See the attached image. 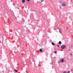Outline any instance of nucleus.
Masks as SVG:
<instances>
[{
    "mask_svg": "<svg viewBox=\"0 0 73 73\" xmlns=\"http://www.w3.org/2000/svg\"><path fill=\"white\" fill-rule=\"evenodd\" d=\"M22 2L23 3H25V0H22Z\"/></svg>",
    "mask_w": 73,
    "mask_h": 73,
    "instance_id": "4",
    "label": "nucleus"
},
{
    "mask_svg": "<svg viewBox=\"0 0 73 73\" xmlns=\"http://www.w3.org/2000/svg\"><path fill=\"white\" fill-rule=\"evenodd\" d=\"M70 55L71 56H72V54H70Z\"/></svg>",
    "mask_w": 73,
    "mask_h": 73,
    "instance_id": "17",
    "label": "nucleus"
},
{
    "mask_svg": "<svg viewBox=\"0 0 73 73\" xmlns=\"http://www.w3.org/2000/svg\"><path fill=\"white\" fill-rule=\"evenodd\" d=\"M48 32H49V31H48Z\"/></svg>",
    "mask_w": 73,
    "mask_h": 73,
    "instance_id": "21",
    "label": "nucleus"
},
{
    "mask_svg": "<svg viewBox=\"0 0 73 73\" xmlns=\"http://www.w3.org/2000/svg\"><path fill=\"white\" fill-rule=\"evenodd\" d=\"M39 51L40 52H42V49H40Z\"/></svg>",
    "mask_w": 73,
    "mask_h": 73,
    "instance_id": "6",
    "label": "nucleus"
},
{
    "mask_svg": "<svg viewBox=\"0 0 73 73\" xmlns=\"http://www.w3.org/2000/svg\"><path fill=\"white\" fill-rule=\"evenodd\" d=\"M15 72H18V71L17 70H16L15 69H14Z\"/></svg>",
    "mask_w": 73,
    "mask_h": 73,
    "instance_id": "8",
    "label": "nucleus"
},
{
    "mask_svg": "<svg viewBox=\"0 0 73 73\" xmlns=\"http://www.w3.org/2000/svg\"><path fill=\"white\" fill-rule=\"evenodd\" d=\"M70 50H70V49H68V51H70Z\"/></svg>",
    "mask_w": 73,
    "mask_h": 73,
    "instance_id": "14",
    "label": "nucleus"
},
{
    "mask_svg": "<svg viewBox=\"0 0 73 73\" xmlns=\"http://www.w3.org/2000/svg\"><path fill=\"white\" fill-rule=\"evenodd\" d=\"M67 73H70V71H68L67 72Z\"/></svg>",
    "mask_w": 73,
    "mask_h": 73,
    "instance_id": "15",
    "label": "nucleus"
},
{
    "mask_svg": "<svg viewBox=\"0 0 73 73\" xmlns=\"http://www.w3.org/2000/svg\"><path fill=\"white\" fill-rule=\"evenodd\" d=\"M58 29L59 30V32L60 33H61V29Z\"/></svg>",
    "mask_w": 73,
    "mask_h": 73,
    "instance_id": "5",
    "label": "nucleus"
},
{
    "mask_svg": "<svg viewBox=\"0 0 73 73\" xmlns=\"http://www.w3.org/2000/svg\"><path fill=\"white\" fill-rule=\"evenodd\" d=\"M59 45H61V41H59Z\"/></svg>",
    "mask_w": 73,
    "mask_h": 73,
    "instance_id": "7",
    "label": "nucleus"
},
{
    "mask_svg": "<svg viewBox=\"0 0 73 73\" xmlns=\"http://www.w3.org/2000/svg\"><path fill=\"white\" fill-rule=\"evenodd\" d=\"M1 41H0V43H1Z\"/></svg>",
    "mask_w": 73,
    "mask_h": 73,
    "instance_id": "19",
    "label": "nucleus"
},
{
    "mask_svg": "<svg viewBox=\"0 0 73 73\" xmlns=\"http://www.w3.org/2000/svg\"><path fill=\"white\" fill-rule=\"evenodd\" d=\"M28 1H29V0H27Z\"/></svg>",
    "mask_w": 73,
    "mask_h": 73,
    "instance_id": "18",
    "label": "nucleus"
},
{
    "mask_svg": "<svg viewBox=\"0 0 73 73\" xmlns=\"http://www.w3.org/2000/svg\"><path fill=\"white\" fill-rule=\"evenodd\" d=\"M58 47H59L60 46L59 45H58L57 46Z\"/></svg>",
    "mask_w": 73,
    "mask_h": 73,
    "instance_id": "16",
    "label": "nucleus"
},
{
    "mask_svg": "<svg viewBox=\"0 0 73 73\" xmlns=\"http://www.w3.org/2000/svg\"><path fill=\"white\" fill-rule=\"evenodd\" d=\"M64 59L62 58L60 60V61H61L62 63L63 62H64Z\"/></svg>",
    "mask_w": 73,
    "mask_h": 73,
    "instance_id": "3",
    "label": "nucleus"
},
{
    "mask_svg": "<svg viewBox=\"0 0 73 73\" xmlns=\"http://www.w3.org/2000/svg\"><path fill=\"white\" fill-rule=\"evenodd\" d=\"M61 48H62L63 49H64V48H65V46L64 45L62 46H61Z\"/></svg>",
    "mask_w": 73,
    "mask_h": 73,
    "instance_id": "2",
    "label": "nucleus"
},
{
    "mask_svg": "<svg viewBox=\"0 0 73 73\" xmlns=\"http://www.w3.org/2000/svg\"><path fill=\"white\" fill-rule=\"evenodd\" d=\"M52 45H55V44L53 42H52Z\"/></svg>",
    "mask_w": 73,
    "mask_h": 73,
    "instance_id": "9",
    "label": "nucleus"
},
{
    "mask_svg": "<svg viewBox=\"0 0 73 73\" xmlns=\"http://www.w3.org/2000/svg\"><path fill=\"white\" fill-rule=\"evenodd\" d=\"M61 61H58V63H61Z\"/></svg>",
    "mask_w": 73,
    "mask_h": 73,
    "instance_id": "11",
    "label": "nucleus"
},
{
    "mask_svg": "<svg viewBox=\"0 0 73 73\" xmlns=\"http://www.w3.org/2000/svg\"><path fill=\"white\" fill-rule=\"evenodd\" d=\"M68 27H67V28H68Z\"/></svg>",
    "mask_w": 73,
    "mask_h": 73,
    "instance_id": "20",
    "label": "nucleus"
},
{
    "mask_svg": "<svg viewBox=\"0 0 73 73\" xmlns=\"http://www.w3.org/2000/svg\"><path fill=\"white\" fill-rule=\"evenodd\" d=\"M59 2V3H61V4H62V7H65V6L66 5V4H65L64 3L61 2V1H60Z\"/></svg>",
    "mask_w": 73,
    "mask_h": 73,
    "instance_id": "1",
    "label": "nucleus"
},
{
    "mask_svg": "<svg viewBox=\"0 0 73 73\" xmlns=\"http://www.w3.org/2000/svg\"><path fill=\"white\" fill-rule=\"evenodd\" d=\"M63 73H68V72L66 71H64L63 72Z\"/></svg>",
    "mask_w": 73,
    "mask_h": 73,
    "instance_id": "10",
    "label": "nucleus"
},
{
    "mask_svg": "<svg viewBox=\"0 0 73 73\" xmlns=\"http://www.w3.org/2000/svg\"><path fill=\"white\" fill-rule=\"evenodd\" d=\"M32 61H33V60H32Z\"/></svg>",
    "mask_w": 73,
    "mask_h": 73,
    "instance_id": "22",
    "label": "nucleus"
},
{
    "mask_svg": "<svg viewBox=\"0 0 73 73\" xmlns=\"http://www.w3.org/2000/svg\"><path fill=\"white\" fill-rule=\"evenodd\" d=\"M31 64H32V62H31Z\"/></svg>",
    "mask_w": 73,
    "mask_h": 73,
    "instance_id": "23",
    "label": "nucleus"
},
{
    "mask_svg": "<svg viewBox=\"0 0 73 73\" xmlns=\"http://www.w3.org/2000/svg\"><path fill=\"white\" fill-rule=\"evenodd\" d=\"M44 0H40L41 2H43Z\"/></svg>",
    "mask_w": 73,
    "mask_h": 73,
    "instance_id": "12",
    "label": "nucleus"
},
{
    "mask_svg": "<svg viewBox=\"0 0 73 73\" xmlns=\"http://www.w3.org/2000/svg\"><path fill=\"white\" fill-rule=\"evenodd\" d=\"M54 53H57V51H55L54 52Z\"/></svg>",
    "mask_w": 73,
    "mask_h": 73,
    "instance_id": "13",
    "label": "nucleus"
}]
</instances>
